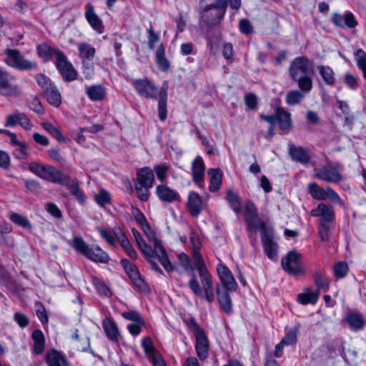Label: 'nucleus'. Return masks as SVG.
Wrapping results in <instances>:
<instances>
[{
	"label": "nucleus",
	"instance_id": "obj_6",
	"mask_svg": "<svg viewBox=\"0 0 366 366\" xmlns=\"http://www.w3.org/2000/svg\"><path fill=\"white\" fill-rule=\"evenodd\" d=\"M342 167L335 162L315 169V177L327 182L338 183L343 179Z\"/></svg>",
	"mask_w": 366,
	"mask_h": 366
},
{
	"label": "nucleus",
	"instance_id": "obj_48",
	"mask_svg": "<svg viewBox=\"0 0 366 366\" xmlns=\"http://www.w3.org/2000/svg\"><path fill=\"white\" fill-rule=\"evenodd\" d=\"M227 200L234 212L238 213L241 211L242 207L239 197L232 191H227Z\"/></svg>",
	"mask_w": 366,
	"mask_h": 366
},
{
	"label": "nucleus",
	"instance_id": "obj_34",
	"mask_svg": "<svg viewBox=\"0 0 366 366\" xmlns=\"http://www.w3.org/2000/svg\"><path fill=\"white\" fill-rule=\"evenodd\" d=\"M31 338L34 340L33 352L36 355L41 354L45 347L43 332L40 330H36L32 332Z\"/></svg>",
	"mask_w": 366,
	"mask_h": 366
},
{
	"label": "nucleus",
	"instance_id": "obj_40",
	"mask_svg": "<svg viewBox=\"0 0 366 366\" xmlns=\"http://www.w3.org/2000/svg\"><path fill=\"white\" fill-rule=\"evenodd\" d=\"M309 193L314 199L325 200L327 199V188L324 189L315 182L310 183L308 185Z\"/></svg>",
	"mask_w": 366,
	"mask_h": 366
},
{
	"label": "nucleus",
	"instance_id": "obj_39",
	"mask_svg": "<svg viewBox=\"0 0 366 366\" xmlns=\"http://www.w3.org/2000/svg\"><path fill=\"white\" fill-rule=\"evenodd\" d=\"M156 61L159 68L162 71H166L169 67V63L165 57L164 47L159 44L155 52Z\"/></svg>",
	"mask_w": 366,
	"mask_h": 366
},
{
	"label": "nucleus",
	"instance_id": "obj_15",
	"mask_svg": "<svg viewBox=\"0 0 366 366\" xmlns=\"http://www.w3.org/2000/svg\"><path fill=\"white\" fill-rule=\"evenodd\" d=\"M155 194L158 199L164 203L170 204L180 201V195L178 192L164 184L156 187Z\"/></svg>",
	"mask_w": 366,
	"mask_h": 366
},
{
	"label": "nucleus",
	"instance_id": "obj_36",
	"mask_svg": "<svg viewBox=\"0 0 366 366\" xmlns=\"http://www.w3.org/2000/svg\"><path fill=\"white\" fill-rule=\"evenodd\" d=\"M159 104H158V112H159V118L161 121H164L167 116V89L162 87L159 90Z\"/></svg>",
	"mask_w": 366,
	"mask_h": 366
},
{
	"label": "nucleus",
	"instance_id": "obj_33",
	"mask_svg": "<svg viewBox=\"0 0 366 366\" xmlns=\"http://www.w3.org/2000/svg\"><path fill=\"white\" fill-rule=\"evenodd\" d=\"M319 295V291H313L310 288H307L304 292L298 295L297 300L302 305H315L318 300Z\"/></svg>",
	"mask_w": 366,
	"mask_h": 366
},
{
	"label": "nucleus",
	"instance_id": "obj_59",
	"mask_svg": "<svg viewBox=\"0 0 366 366\" xmlns=\"http://www.w3.org/2000/svg\"><path fill=\"white\" fill-rule=\"evenodd\" d=\"M178 259L180 264L184 267L187 272H190L194 269V266L191 264L189 257L184 253H180L178 255Z\"/></svg>",
	"mask_w": 366,
	"mask_h": 366
},
{
	"label": "nucleus",
	"instance_id": "obj_52",
	"mask_svg": "<svg viewBox=\"0 0 366 366\" xmlns=\"http://www.w3.org/2000/svg\"><path fill=\"white\" fill-rule=\"evenodd\" d=\"M134 188L137 197L141 201L147 202L149 200L150 196L149 189L152 187H143L142 184L135 183Z\"/></svg>",
	"mask_w": 366,
	"mask_h": 366
},
{
	"label": "nucleus",
	"instance_id": "obj_17",
	"mask_svg": "<svg viewBox=\"0 0 366 366\" xmlns=\"http://www.w3.org/2000/svg\"><path fill=\"white\" fill-rule=\"evenodd\" d=\"M154 249H152V254L150 256H145L147 259H152L154 257H158L159 262L167 272H172L174 267L169 260L165 249L162 245L161 242L158 239L153 242Z\"/></svg>",
	"mask_w": 366,
	"mask_h": 366
},
{
	"label": "nucleus",
	"instance_id": "obj_64",
	"mask_svg": "<svg viewBox=\"0 0 366 366\" xmlns=\"http://www.w3.org/2000/svg\"><path fill=\"white\" fill-rule=\"evenodd\" d=\"M244 103L249 109H254L257 105V96L252 93L246 94L244 97Z\"/></svg>",
	"mask_w": 366,
	"mask_h": 366
},
{
	"label": "nucleus",
	"instance_id": "obj_30",
	"mask_svg": "<svg viewBox=\"0 0 366 366\" xmlns=\"http://www.w3.org/2000/svg\"><path fill=\"white\" fill-rule=\"evenodd\" d=\"M79 58L81 61H92L96 49L92 45L86 42H81L77 44Z\"/></svg>",
	"mask_w": 366,
	"mask_h": 366
},
{
	"label": "nucleus",
	"instance_id": "obj_63",
	"mask_svg": "<svg viewBox=\"0 0 366 366\" xmlns=\"http://www.w3.org/2000/svg\"><path fill=\"white\" fill-rule=\"evenodd\" d=\"M357 67L360 69L366 66V53L362 49H359L355 54Z\"/></svg>",
	"mask_w": 366,
	"mask_h": 366
},
{
	"label": "nucleus",
	"instance_id": "obj_53",
	"mask_svg": "<svg viewBox=\"0 0 366 366\" xmlns=\"http://www.w3.org/2000/svg\"><path fill=\"white\" fill-rule=\"evenodd\" d=\"M169 167L165 164H156L154 166V170L157 179L162 182H164L167 177V172Z\"/></svg>",
	"mask_w": 366,
	"mask_h": 366
},
{
	"label": "nucleus",
	"instance_id": "obj_11",
	"mask_svg": "<svg viewBox=\"0 0 366 366\" xmlns=\"http://www.w3.org/2000/svg\"><path fill=\"white\" fill-rule=\"evenodd\" d=\"M5 53L6 54L5 62L10 66L19 69H31L36 66V63L24 59L16 49H7Z\"/></svg>",
	"mask_w": 366,
	"mask_h": 366
},
{
	"label": "nucleus",
	"instance_id": "obj_56",
	"mask_svg": "<svg viewBox=\"0 0 366 366\" xmlns=\"http://www.w3.org/2000/svg\"><path fill=\"white\" fill-rule=\"evenodd\" d=\"M29 106L31 110L36 113H43L44 109L37 96H32L29 100Z\"/></svg>",
	"mask_w": 366,
	"mask_h": 366
},
{
	"label": "nucleus",
	"instance_id": "obj_25",
	"mask_svg": "<svg viewBox=\"0 0 366 366\" xmlns=\"http://www.w3.org/2000/svg\"><path fill=\"white\" fill-rule=\"evenodd\" d=\"M14 77L9 76L6 81L0 86V94L5 97H17L21 94V89L19 86L14 84Z\"/></svg>",
	"mask_w": 366,
	"mask_h": 366
},
{
	"label": "nucleus",
	"instance_id": "obj_37",
	"mask_svg": "<svg viewBox=\"0 0 366 366\" xmlns=\"http://www.w3.org/2000/svg\"><path fill=\"white\" fill-rule=\"evenodd\" d=\"M133 236L139 247V249L144 256H150L152 254V248L146 243L141 234L134 228L132 229Z\"/></svg>",
	"mask_w": 366,
	"mask_h": 366
},
{
	"label": "nucleus",
	"instance_id": "obj_26",
	"mask_svg": "<svg viewBox=\"0 0 366 366\" xmlns=\"http://www.w3.org/2000/svg\"><path fill=\"white\" fill-rule=\"evenodd\" d=\"M289 152L292 159L296 162L302 164H307L310 162V151L305 148L292 145Z\"/></svg>",
	"mask_w": 366,
	"mask_h": 366
},
{
	"label": "nucleus",
	"instance_id": "obj_4",
	"mask_svg": "<svg viewBox=\"0 0 366 366\" xmlns=\"http://www.w3.org/2000/svg\"><path fill=\"white\" fill-rule=\"evenodd\" d=\"M71 246L80 254L93 262L107 263L110 259L109 254L99 246L97 245L94 247H89L80 237H74L73 238Z\"/></svg>",
	"mask_w": 366,
	"mask_h": 366
},
{
	"label": "nucleus",
	"instance_id": "obj_54",
	"mask_svg": "<svg viewBox=\"0 0 366 366\" xmlns=\"http://www.w3.org/2000/svg\"><path fill=\"white\" fill-rule=\"evenodd\" d=\"M333 270L336 278H343L348 272V266L346 263L340 262L334 266Z\"/></svg>",
	"mask_w": 366,
	"mask_h": 366
},
{
	"label": "nucleus",
	"instance_id": "obj_44",
	"mask_svg": "<svg viewBox=\"0 0 366 366\" xmlns=\"http://www.w3.org/2000/svg\"><path fill=\"white\" fill-rule=\"evenodd\" d=\"M302 92V90L300 91L297 89L290 91L286 95V103L290 106L299 104L305 97Z\"/></svg>",
	"mask_w": 366,
	"mask_h": 366
},
{
	"label": "nucleus",
	"instance_id": "obj_50",
	"mask_svg": "<svg viewBox=\"0 0 366 366\" xmlns=\"http://www.w3.org/2000/svg\"><path fill=\"white\" fill-rule=\"evenodd\" d=\"M10 219L15 224H18L19 226H21L24 228H31V225L29 219L18 213H13L10 215Z\"/></svg>",
	"mask_w": 366,
	"mask_h": 366
},
{
	"label": "nucleus",
	"instance_id": "obj_20",
	"mask_svg": "<svg viewBox=\"0 0 366 366\" xmlns=\"http://www.w3.org/2000/svg\"><path fill=\"white\" fill-rule=\"evenodd\" d=\"M310 215L321 217L323 221L330 222L335 219V211L332 207L320 203L315 209L310 211Z\"/></svg>",
	"mask_w": 366,
	"mask_h": 366
},
{
	"label": "nucleus",
	"instance_id": "obj_2",
	"mask_svg": "<svg viewBox=\"0 0 366 366\" xmlns=\"http://www.w3.org/2000/svg\"><path fill=\"white\" fill-rule=\"evenodd\" d=\"M290 75L300 90L310 92L312 89L313 65L306 56L296 57L289 67Z\"/></svg>",
	"mask_w": 366,
	"mask_h": 366
},
{
	"label": "nucleus",
	"instance_id": "obj_3",
	"mask_svg": "<svg viewBox=\"0 0 366 366\" xmlns=\"http://www.w3.org/2000/svg\"><path fill=\"white\" fill-rule=\"evenodd\" d=\"M28 167L36 176L53 183L65 184L69 178V175L55 167L39 162H30Z\"/></svg>",
	"mask_w": 366,
	"mask_h": 366
},
{
	"label": "nucleus",
	"instance_id": "obj_41",
	"mask_svg": "<svg viewBox=\"0 0 366 366\" xmlns=\"http://www.w3.org/2000/svg\"><path fill=\"white\" fill-rule=\"evenodd\" d=\"M319 72L324 81L330 86L334 85L335 82V74L333 70L327 66H318Z\"/></svg>",
	"mask_w": 366,
	"mask_h": 366
},
{
	"label": "nucleus",
	"instance_id": "obj_62",
	"mask_svg": "<svg viewBox=\"0 0 366 366\" xmlns=\"http://www.w3.org/2000/svg\"><path fill=\"white\" fill-rule=\"evenodd\" d=\"M17 148L14 151V156L18 159H26L27 157V146L24 142L16 145Z\"/></svg>",
	"mask_w": 366,
	"mask_h": 366
},
{
	"label": "nucleus",
	"instance_id": "obj_49",
	"mask_svg": "<svg viewBox=\"0 0 366 366\" xmlns=\"http://www.w3.org/2000/svg\"><path fill=\"white\" fill-rule=\"evenodd\" d=\"M314 281L317 286V290L320 292V290L323 288L327 289L330 285V281L325 275L320 272H316L314 274Z\"/></svg>",
	"mask_w": 366,
	"mask_h": 366
},
{
	"label": "nucleus",
	"instance_id": "obj_10",
	"mask_svg": "<svg viewBox=\"0 0 366 366\" xmlns=\"http://www.w3.org/2000/svg\"><path fill=\"white\" fill-rule=\"evenodd\" d=\"M58 54V59H56L55 65L64 81L70 82L76 79L77 71L72 64L67 59L64 53H59Z\"/></svg>",
	"mask_w": 366,
	"mask_h": 366
},
{
	"label": "nucleus",
	"instance_id": "obj_9",
	"mask_svg": "<svg viewBox=\"0 0 366 366\" xmlns=\"http://www.w3.org/2000/svg\"><path fill=\"white\" fill-rule=\"evenodd\" d=\"M132 85L137 94L143 98L157 99L159 95L158 87L147 78L136 79Z\"/></svg>",
	"mask_w": 366,
	"mask_h": 366
},
{
	"label": "nucleus",
	"instance_id": "obj_46",
	"mask_svg": "<svg viewBox=\"0 0 366 366\" xmlns=\"http://www.w3.org/2000/svg\"><path fill=\"white\" fill-rule=\"evenodd\" d=\"M92 282L97 290V293L104 297H110L112 293L109 288L98 277H93Z\"/></svg>",
	"mask_w": 366,
	"mask_h": 366
},
{
	"label": "nucleus",
	"instance_id": "obj_5",
	"mask_svg": "<svg viewBox=\"0 0 366 366\" xmlns=\"http://www.w3.org/2000/svg\"><path fill=\"white\" fill-rule=\"evenodd\" d=\"M38 85L41 87V92L47 102L58 108L61 104V94L51 80L44 74H38L35 76Z\"/></svg>",
	"mask_w": 366,
	"mask_h": 366
},
{
	"label": "nucleus",
	"instance_id": "obj_23",
	"mask_svg": "<svg viewBox=\"0 0 366 366\" xmlns=\"http://www.w3.org/2000/svg\"><path fill=\"white\" fill-rule=\"evenodd\" d=\"M102 326L107 337L114 342H119L121 335L114 320L110 317H106L102 322Z\"/></svg>",
	"mask_w": 366,
	"mask_h": 366
},
{
	"label": "nucleus",
	"instance_id": "obj_38",
	"mask_svg": "<svg viewBox=\"0 0 366 366\" xmlns=\"http://www.w3.org/2000/svg\"><path fill=\"white\" fill-rule=\"evenodd\" d=\"M46 360L49 366H67L64 357L55 350L49 352Z\"/></svg>",
	"mask_w": 366,
	"mask_h": 366
},
{
	"label": "nucleus",
	"instance_id": "obj_43",
	"mask_svg": "<svg viewBox=\"0 0 366 366\" xmlns=\"http://www.w3.org/2000/svg\"><path fill=\"white\" fill-rule=\"evenodd\" d=\"M42 127L57 141L61 142H66V138L64 137L61 130L58 127L53 125L51 123L43 122Z\"/></svg>",
	"mask_w": 366,
	"mask_h": 366
},
{
	"label": "nucleus",
	"instance_id": "obj_28",
	"mask_svg": "<svg viewBox=\"0 0 366 366\" xmlns=\"http://www.w3.org/2000/svg\"><path fill=\"white\" fill-rule=\"evenodd\" d=\"M229 290H222L220 286H217L216 292L217 300L220 307L226 313H230L232 309V300L229 295Z\"/></svg>",
	"mask_w": 366,
	"mask_h": 366
},
{
	"label": "nucleus",
	"instance_id": "obj_14",
	"mask_svg": "<svg viewBox=\"0 0 366 366\" xmlns=\"http://www.w3.org/2000/svg\"><path fill=\"white\" fill-rule=\"evenodd\" d=\"M217 271L219 280L223 286L222 290L236 291L238 285L232 273L227 267L222 264H219L217 266Z\"/></svg>",
	"mask_w": 366,
	"mask_h": 366
},
{
	"label": "nucleus",
	"instance_id": "obj_27",
	"mask_svg": "<svg viewBox=\"0 0 366 366\" xmlns=\"http://www.w3.org/2000/svg\"><path fill=\"white\" fill-rule=\"evenodd\" d=\"M209 177V190L211 192H215L219 190L222 182V172L219 168L209 169L207 171Z\"/></svg>",
	"mask_w": 366,
	"mask_h": 366
},
{
	"label": "nucleus",
	"instance_id": "obj_47",
	"mask_svg": "<svg viewBox=\"0 0 366 366\" xmlns=\"http://www.w3.org/2000/svg\"><path fill=\"white\" fill-rule=\"evenodd\" d=\"M142 346L149 359L159 354L154 348L152 340L149 337H144L142 340Z\"/></svg>",
	"mask_w": 366,
	"mask_h": 366
},
{
	"label": "nucleus",
	"instance_id": "obj_55",
	"mask_svg": "<svg viewBox=\"0 0 366 366\" xmlns=\"http://www.w3.org/2000/svg\"><path fill=\"white\" fill-rule=\"evenodd\" d=\"M347 320L349 325L355 329H360L363 325V320L359 314H350L347 317Z\"/></svg>",
	"mask_w": 366,
	"mask_h": 366
},
{
	"label": "nucleus",
	"instance_id": "obj_19",
	"mask_svg": "<svg viewBox=\"0 0 366 366\" xmlns=\"http://www.w3.org/2000/svg\"><path fill=\"white\" fill-rule=\"evenodd\" d=\"M187 207L193 217H197L204 209V203L198 193L191 191L188 194Z\"/></svg>",
	"mask_w": 366,
	"mask_h": 366
},
{
	"label": "nucleus",
	"instance_id": "obj_32",
	"mask_svg": "<svg viewBox=\"0 0 366 366\" xmlns=\"http://www.w3.org/2000/svg\"><path fill=\"white\" fill-rule=\"evenodd\" d=\"M37 51L39 55L44 59V61H49L53 56L58 59L59 53H63L59 49L51 47L46 44H41L37 46Z\"/></svg>",
	"mask_w": 366,
	"mask_h": 366
},
{
	"label": "nucleus",
	"instance_id": "obj_29",
	"mask_svg": "<svg viewBox=\"0 0 366 366\" xmlns=\"http://www.w3.org/2000/svg\"><path fill=\"white\" fill-rule=\"evenodd\" d=\"M245 220L248 229L251 232H256L258 230H261V234H262L264 231L271 230L270 228H267L265 224L260 220L257 214L246 215Z\"/></svg>",
	"mask_w": 366,
	"mask_h": 366
},
{
	"label": "nucleus",
	"instance_id": "obj_35",
	"mask_svg": "<svg viewBox=\"0 0 366 366\" xmlns=\"http://www.w3.org/2000/svg\"><path fill=\"white\" fill-rule=\"evenodd\" d=\"M86 92L92 101H101L106 95L105 89L99 84L87 86Z\"/></svg>",
	"mask_w": 366,
	"mask_h": 366
},
{
	"label": "nucleus",
	"instance_id": "obj_57",
	"mask_svg": "<svg viewBox=\"0 0 366 366\" xmlns=\"http://www.w3.org/2000/svg\"><path fill=\"white\" fill-rule=\"evenodd\" d=\"M83 74L86 79H91L94 74V66L92 61H81Z\"/></svg>",
	"mask_w": 366,
	"mask_h": 366
},
{
	"label": "nucleus",
	"instance_id": "obj_45",
	"mask_svg": "<svg viewBox=\"0 0 366 366\" xmlns=\"http://www.w3.org/2000/svg\"><path fill=\"white\" fill-rule=\"evenodd\" d=\"M298 331L299 327L297 326L287 330L285 337L281 340L282 343L285 345H291L295 344L297 340Z\"/></svg>",
	"mask_w": 366,
	"mask_h": 366
},
{
	"label": "nucleus",
	"instance_id": "obj_58",
	"mask_svg": "<svg viewBox=\"0 0 366 366\" xmlns=\"http://www.w3.org/2000/svg\"><path fill=\"white\" fill-rule=\"evenodd\" d=\"M122 316L128 320L133 321L139 324H144V321L137 311L132 310L124 312L122 313Z\"/></svg>",
	"mask_w": 366,
	"mask_h": 366
},
{
	"label": "nucleus",
	"instance_id": "obj_12",
	"mask_svg": "<svg viewBox=\"0 0 366 366\" xmlns=\"http://www.w3.org/2000/svg\"><path fill=\"white\" fill-rule=\"evenodd\" d=\"M121 264L135 287L141 291H147L148 285L142 279L135 264L127 259L121 260Z\"/></svg>",
	"mask_w": 366,
	"mask_h": 366
},
{
	"label": "nucleus",
	"instance_id": "obj_22",
	"mask_svg": "<svg viewBox=\"0 0 366 366\" xmlns=\"http://www.w3.org/2000/svg\"><path fill=\"white\" fill-rule=\"evenodd\" d=\"M332 21L335 25L340 28L347 26L352 29L357 25V22L351 12L347 13L345 15L334 14L332 16Z\"/></svg>",
	"mask_w": 366,
	"mask_h": 366
},
{
	"label": "nucleus",
	"instance_id": "obj_21",
	"mask_svg": "<svg viewBox=\"0 0 366 366\" xmlns=\"http://www.w3.org/2000/svg\"><path fill=\"white\" fill-rule=\"evenodd\" d=\"M137 184L143 187H152L154 182L153 170L149 167H144L137 171Z\"/></svg>",
	"mask_w": 366,
	"mask_h": 366
},
{
	"label": "nucleus",
	"instance_id": "obj_16",
	"mask_svg": "<svg viewBox=\"0 0 366 366\" xmlns=\"http://www.w3.org/2000/svg\"><path fill=\"white\" fill-rule=\"evenodd\" d=\"M204 163L201 157H197L192 164V175L193 182L201 189L204 188Z\"/></svg>",
	"mask_w": 366,
	"mask_h": 366
},
{
	"label": "nucleus",
	"instance_id": "obj_8",
	"mask_svg": "<svg viewBox=\"0 0 366 366\" xmlns=\"http://www.w3.org/2000/svg\"><path fill=\"white\" fill-rule=\"evenodd\" d=\"M282 265L285 272L294 276L303 274L305 269L302 265L301 255L296 251H291L282 258Z\"/></svg>",
	"mask_w": 366,
	"mask_h": 366
},
{
	"label": "nucleus",
	"instance_id": "obj_42",
	"mask_svg": "<svg viewBox=\"0 0 366 366\" xmlns=\"http://www.w3.org/2000/svg\"><path fill=\"white\" fill-rule=\"evenodd\" d=\"M227 1L228 0H217L214 4L206 6L204 8L203 11L208 12L212 9H217L219 13V19H221L224 16L226 11L227 7Z\"/></svg>",
	"mask_w": 366,
	"mask_h": 366
},
{
	"label": "nucleus",
	"instance_id": "obj_7",
	"mask_svg": "<svg viewBox=\"0 0 366 366\" xmlns=\"http://www.w3.org/2000/svg\"><path fill=\"white\" fill-rule=\"evenodd\" d=\"M189 327L194 332L196 343L195 350L198 357L204 360L209 355V341L202 328L199 327L198 324L194 320H191Z\"/></svg>",
	"mask_w": 366,
	"mask_h": 366
},
{
	"label": "nucleus",
	"instance_id": "obj_13",
	"mask_svg": "<svg viewBox=\"0 0 366 366\" xmlns=\"http://www.w3.org/2000/svg\"><path fill=\"white\" fill-rule=\"evenodd\" d=\"M4 125L5 127H11L19 125L26 130H31L33 127V124L27 115L19 111H16L8 115L6 118Z\"/></svg>",
	"mask_w": 366,
	"mask_h": 366
},
{
	"label": "nucleus",
	"instance_id": "obj_24",
	"mask_svg": "<svg viewBox=\"0 0 366 366\" xmlns=\"http://www.w3.org/2000/svg\"><path fill=\"white\" fill-rule=\"evenodd\" d=\"M262 240L266 255L269 258H274L277 254V244L272 240V230L264 231Z\"/></svg>",
	"mask_w": 366,
	"mask_h": 366
},
{
	"label": "nucleus",
	"instance_id": "obj_1",
	"mask_svg": "<svg viewBox=\"0 0 366 366\" xmlns=\"http://www.w3.org/2000/svg\"><path fill=\"white\" fill-rule=\"evenodd\" d=\"M189 241L192 245V257L195 262V267L199 272L202 287L192 274L188 282L189 287L195 296L211 303L214 300L213 280L212 275L205 267L203 257L199 253L202 247L199 234L195 231H191Z\"/></svg>",
	"mask_w": 366,
	"mask_h": 366
},
{
	"label": "nucleus",
	"instance_id": "obj_31",
	"mask_svg": "<svg viewBox=\"0 0 366 366\" xmlns=\"http://www.w3.org/2000/svg\"><path fill=\"white\" fill-rule=\"evenodd\" d=\"M276 119L281 129L288 130L291 128V115L283 108L280 107L277 109Z\"/></svg>",
	"mask_w": 366,
	"mask_h": 366
},
{
	"label": "nucleus",
	"instance_id": "obj_61",
	"mask_svg": "<svg viewBox=\"0 0 366 366\" xmlns=\"http://www.w3.org/2000/svg\"><path fill=\"white\" fill-rule=\"evenodd\" d=\"M14 320L21 328L27 327L29 323V318L21 312H15L14 314Z\"/></svg>",
	"mask_w": 366,
	"mask_h": 366
},
{
	"label": "nucleus",
	"instance_id": "obj_60",
	"mask_svg": "<svg viewBox=\"0 0 366 366\" xmlns=\"http://www.w3.org/2000/svg\"><path fill=\"white\" fill-rule=\"evenodd\" d=\"M327 199H330L332 202L338 204L341 207H344V203L338 194L330 187H327L326 193Z\"/></svg>",
	"mask_w": 366,
	"mask_h": 366
},
{
	"label": "nucleus",
	"instance_id": "obj_18",
	"mask_svg": "<svg viewBox=\"0 0 366 366\" xmlns=\"http://www.w3.org/2000/svg\"><path fill=\"white\" fill-rule=\"evenodd\" d=\"M85 18L91 27L98 34H101L104 31L103 21L97 14L94 6L91 3L86 4Z\"/></svg>",
	"mask_w": 366,
	"mask_h": 366
},
{
	"label": "nucleus",
	"instance_id": "obj_51",
	"mask_svg": "<svg viewBox=\"0 0 366 366\" xmlns=\"http://www.w3.org/2000/svg\"><path fill=\"white\" fill-rule=\"evenodd\" d=\"M94 197L97 204L101 207H104L111 202L110 194L104 189H100L99 192L95 194Z\"/></svg>",
	"mask_w": 366,
	"mask_h": 366
}]
</instances>
